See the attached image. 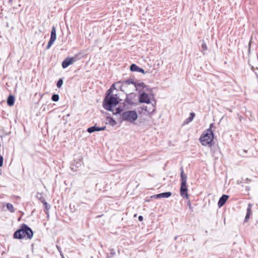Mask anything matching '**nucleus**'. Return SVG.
<instances>
[{
    "mask_svg": "<svg viewBox=\"0 0 258 258\" xmlns=\"http://www.w3.org/2000/svg\"><path fill=\"white\" fill-rule=\"evenodd\" d=\"M120 83V82H118L113 84L110 88L108 90V93L105 97L103 102V107L107 110L112 111V107L116 106L119 103L116 95H113L110 94L112 92V89H116L115 88V85Z\"/></svg>",
    "mask_w": 258,
    "mask_h": 258,
    "instance_id": "obj_1",
    "label": "nucleus"
},
{
    "mask_svg": "<svg viewBox=\"0 0 258 258\" xmlns=\"http://www.w3.org/2000/svg\"><path fill=\"white\" fill-rule=\"evenodd\" d=\"M139 101L140 102L146 103L148 104V105L145 107V110L148 113H150L155 110V101L154 100H151L150 97L146 93H143L141 94Z\"/></svg>",
    "mask_w": 258,
    "mask_h": 258,
    "instance_id": "obj_2",
    "label": "nucleus"
},
{
    "mask_svg": "<svg viewBox=\"0 0 258 258\" xmlns=\"http://www.w3.org/2000/svg\"><path fill=\"white\" fill-rule=\"evenodd\" d=\"M213 126L214 123H211L210 127L204 131L200 137L199 140L203 146H207L212 142L214 138V134L212 128Z\"/></svg>",
    "mask_w": 258,
    "mask_h": 258,
    "instance_id": "obj_3",
    "label": "nucleus"
},
{
    "mask_svg": "<svg viewBox=\"0 0 258 258\" xmlns=\"http://www.w3.org/2000/svg\"><path fill=\"white\" fill-rule=\"evenodd\" d=\"M33 235L32 230L26 225H22L20 229L17 230V238L31 239Z\"/></svg>",
    "mask_w": 258,
    "mask_h": 258,
    "instance_id": "obj_4",
    "label": "nucleus"
},
{
    "mask_svg": "<svg viewBox=\"0 0 258 258\" xmlns=\"http://www.w3.org/2000/svg\"><path fill=\"white\" fill-rule=\"evenodd\" d=\"M122 118L123 120L133 123L137 119L138 114L136 111H127L122 113Z\"/></svg>",
    "mask_w": 258,
    "mask_h": 258,
    "instance_id": "obj_5",
    "label": "nucleus"
},
{
    "mask_svg": "<svg viewBox=\"0 0 258 258\" xmlns=\"http://www.w3.org/2000/svg\"><path fill=\"white\" fill-rule=\"evenodd\" d=\"M180 195L183 198L185 199L186 200H189L187 183H184V182L181 183Z\"/></svg>",
    "mask_w": 258,
    "mask_h": 258,
    "instance_id": "obj_6",
    "label": "nucleus"
},
{
    "mask_svg": "<svg viewBox=\"0 0 258 258\" xmlns=\"http://www.w3.org/2000/svg\"><path fill=\"white\" fill-rule=\"evenodd\" d=\"M56 38V29L54 26L52 27L51 31V35L50 38L48 42L47 48H49L52 45L53 42L55 41Z\"/></svg>",
    "mask_w": 258,
    "mask_h": 258,
    "instance_id": "obj_7",
    "label": "nucleus"
},
{
    "mask_svg": "<svg viewBox=\"0 0 258 258\" xmlns=\"http://www.w3.org/2000/svg\"><path fill=\"white\" fill-rule=\"evenodd\" d=\"M75 61L74 58L73 57H67L65 59L62 63V67L63 68H67L69 65L72 64L73 62Z\"/></svg>",
    "mask_w": 258,
    "mask_h": 258,
    "instance_id": "obj_8",
    "label": "nucleus"
},
{
    "mask_svg": "<svg viewBox=\"0 0 258 258\" xmlns=\"http://www.w3.org/2000/svg\"><path fill=\"white\" fill-rule=\"evenodd\" d=\"M229 198V196L226 195H223L219 199L218 205L219 207H222L227 201Z\"/></svg>",
    "mask_w": 258,
    "mask_h": 258,
    "instance_id": "obj_9",
    "label": "nucleus"
},
{
    "mask_svg": "<svg viewBox=\"0 0 258 258\" xmlns=\"http://www.w3.org/2000/svg\"><path fill=\"white\" fill-rule=\"evenodd\" d=\"M252 207V204H250V203L248 204L247 208V210H246L247 211L246 214L245 219H244L245 222H247L250 218V216L252 213V212H251Z\"/></svg>",
    "mask_w": 258,
    "mask_h": 258,
    "instance_id": "obj_10",
    "label": "nucleus"
},
{
    "mask_svg": "<svg viewBox=\"0 0 258 258\" xmlns=\"http://www.w3.org/2000/svg\"><path fill=\"white\" fill-rule=\"evenodd\" d=\"M105 128H106L105 126L100 127H97V126H94L89 127L87 130V131L89 133H92L95 131H103L105 129Z\"/></svg>",
    "mask_w": 258,
    "mask_h": 258,
    "instance_id": "obj_11",
    "label": "nucleus"
},
{
    "mask_svg": "<svg viewBox=\"0 0 258 258\" xmlns=\"http://www.w3.org/2000/svg\"><path fill=\"white\" fill-rule=\"evenodd\" d=\"M171 196V192H163L161 194H159L158 195H156L155 196L156 198H169Z\"/></svg>",
    "mask_w": 258,
    "mask_h": 258,
    "instance_id": "obj_12",
    "label": "nucleus"
},
{
    "mask_svg": "<svg viewBox=\"0 0 258 258\" xmlns=\"http://www.w3.org/2000/svg\"><path fill=\"white\" fill-rule=\"evenodd\" d=\"M180 177H181V183L184 182L186 183L187 182V176L184 173V171L183 169L181 170L180 173Z\"/></svg>",
    "mask_w": 258,
    "mask_h": 258,
    "instance_id": "obj_13",
    "label": "nucleus"
},
{
    "mask_svg": "<svg viewBox=\"0 0 258 258\" xmlns=\"http://www.w3.org/2000/svg\"><path fill=\"white\" fill-rule=\"evenodd\" d=\"M15 98L13 96H10L7 100L8 105L9 106H12L14 104Z\"/></svg>",
    "mask_w": 258,
    "mask_h": 258,
    "instance_id": "obj_14",
    "label": "nucleus"
},
{
    "mask_svg": "<svg viewBox=\"0 0 258 258\" xmlns=\"http://www.w3.org/2000/svg\"><path fill=\"white\" fill-rule=\"evenodd\" d=\"M195 116V114L194 112L190 113V116L187 118L186 120L184 122V124H187L189 122H191Z\"/></svg>",
    "mask_w": 258,
    "mask_h": 258,
    "instance_id": "obj_15",
    "label": "nucleus"
},
{
    "mask_svg": "<svg viewBox=\"0 0 258 258\" xmlns=\"http://www.w3.org/2000/svg\"><path fill=\"white\" fill-rule=\"evenodd\" d=\"M139 67L135 64H132L130 66V70L132 72H137Z\"/></svg>",
    "mask_w": 258,
    "mask_h": 258,
    "instance_id": "obj_16",
    "label": "nucleus"
},
{
    "mask_svg": "<svg viewBox=\"0 0 258 258\" xmlns=\"http://www.w3.org/2000/svg\"><path fill=\"white\" fill-rule=\"evenodd\" d=\"M7 208L11 212H14V207H13V205L12 204H9V203L7 204Z\"/></svg>",
    "mask_w": 258,
    "mask_h": 258,
    "instance_id": "obj_17",
    "label": "nucleus"
},
{
    "mask_svg": "<svg viewBox=\"0 0 258 258\" xmlns=\"http://www.w3.org/2000/svg\"><path fill=\"white\" fill-rule=\"evenodd\" d=\"M51 99L53 101H57L59 99V96L57 94H54L52 95Z\"/></svg>",
    "mask_w": 258,
    "mask_h": 258,
    "instance_id": "obj_18",
    "label": "nucleus"
},
{
    "mask_svg": "<svg viewBox=\"0 0 258 258\" xmlns=\"http://www.w3.org/2000/svg\"><path fill=\"white\" fill-rule=\"evenodd\" d=\"M62 84H63V81L61 79H60L57 83L56 86H57V88H60L61 87Z\"/></svg>",
    "mask_w": 258,
    "mask_h": 258,
    "instance_id": "obj_19",
    "label": "nucleus"
},
{
    "mask_svg": "<svg viewBox=\"0 0 258 258\" xmlns=\"http://www.w3.org/2000/svg\"><path fill=\"white\" fill-rule=\"evenodd\" d=\"M43 205L45 206V209L46 210V212H48L49 209V206L48 205L47 202L46 201L43 202Z\"/></svg>",
    "mask_w": 258,
    "mask_h": 258,
    "instance_id": "obj_20",
    "label": "nucleus"
},
{
    "mask_svg": "<svg viewBox=\"0 0 258 258\" xmlns=\"http://www.w3.org/2000/svg\"><path fill=\"white\" fill-rule=\"evenodd\" d=\"M121 109H120L119 108H117L115 109V112H113V114H116L117 113H119L121 112Z\"/></svg>",
    "mask_w": 258,
    "mask_h": 258,
    "instance_id": "obj_21",
    "label": "nucleus"
},
{
    "mask_svg": "<svg viewBox=\"0 0 258 258\" xmlns=\"http://www.w3.org/2000/svg\"><path fill=\"white\" fill-rule=\"evenodd\" d=\"M138 72H140V73H142L143 74H144V70L142 69V68H138Z\"/></svg>",
    "mask_w": 258,
    "mask_h": 258,
    "instance_id": "obj_22",
    "label": "nucleus"
},
{
    "mask_svg": "<svg viewBox=\"0 0 258 258\" xmlns=\"http://www.w3.org/2000/svg\"><path fill=\"white\" fill-rule=\"evenodd\" d=\"M3 157L1 156H0V167H1L3 165Z\"/></svg>",
    "mask_w": 258,
    "mask_h": 258,
    "instance_id": "obj_23",
    "label": "nucleus"
},
{
    "mask_svg": "<svg viewBox=\"0 0 258 258\" xmlns=\"http://www.w3.org/2000/svg\"><path fill=\"white\" fill-rule=\"evenodd\" d=\"M202 47L204 50H206L207 49V45L206 44H202Z\"/></svg>",
    "mask_w": 258,
    "mask_h": 258,
    "instance_id": "obj_24",
    "label": "nucleus"
},
{
    "mask_svg": "<svg viewBox=\"0 0 258 258\" xmlns=\"http://www.w3.org/2000/svg\"><path fill=\"white\" fill-rule=\"evenodd\" d=\"M187 205L188 206V207L190 209H192L191 204L189 201H188L187 202Z\"/></svg>",
    "mask_w": 258,
    "mask_h": 258,
    "instance_id": "obj_25",
    "label": "nucleus"
},
{
    "mask_svg": "<svg viewBox=\"0 0 258 258\" xmlns=\"http://www.w3.org/2000/svg\"><path fill=\"white\" fill-rule=\"evenodd\" d=\"M138 219L140 221H142L143 220V217L142 216H140L138 218Z\"/></svg>",
    "mask_w": 258,
    "mask_h": 258,
    "instance_id": "obj_26",
    "label": "nucleus"
},
{
    "mask_svg": "<svg viewBox=\"0 0 258 258\" xmlns=\"http://www.w3.org/2000/svg\"><path fill=\"white\" fill-rule=\"evenodd\" d=\"M16 236H17V235H16V231H15L13 234V237L15 239H16Z\"/></svg>",
    "mask_w": 258,
    "mask_h": 258,
    "instance_id": "obj_27",
    "label": "nucleus"
},
{
    "mask_svg": "<svg viewBox=\"0 0 258 258\" xmlns=\"http://www.w3.org/2000/svg\"><path fill=\"white\" fill-rule=\"evenodd\" d=\"M101 216H102V215H98V216H97V218H99V217H101Z\"/></svg>",
    "mask_w": 258,
    "mask_h": 258,
    "instance_id": "obj_28",
    "label": "nucleus"
},
{
    "mask_svg": "<svg viewBox=\"0 0 258 258\" xmlns=\"http://www.w3.org/2000/svg\"><path fill=\"white\" fill-rule=\"evenodd\" d=\"M113 121L114 122V123L115 124L116 123V122H115V120H113Z\"/></svg>",
    "mask_w": 258,
    "mask_h": 258,
    "instance_id": "obj_29",
    "label": "nucleus"
}]
</instances>
